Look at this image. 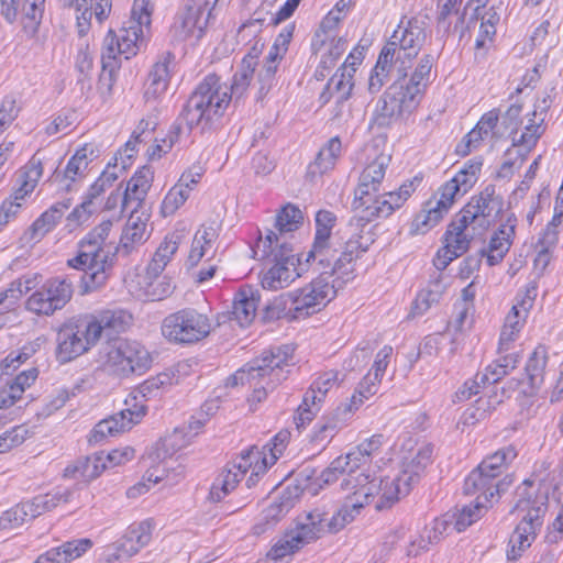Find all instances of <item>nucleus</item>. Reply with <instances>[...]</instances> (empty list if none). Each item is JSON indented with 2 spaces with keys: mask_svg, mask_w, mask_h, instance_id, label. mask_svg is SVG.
I'll return each instance as SVG.
<instances>
[{
  "mask_svg": "<svg viewBox=\"0 0 563 563\" xmlns=\"http://www.w3.org/2000/svg\"><path fill=\"white\" fill-rule=\"evenodd\" d=\"M111 228V220L102 221L81 240L78 255L67 261L69 267L82 271L80 295L99 291L109 280L119 252L118 246L107 243Z\"/></svg>",
  "mask_w": 563,
  "mask_h": 563,
  "instance_id": "f257e3e1",
  "label": "nucleus"
},
{
  "mask_svg": "<svg viewBox=\"0 0 563 563\" xmlns=\"http://www.w3.org/2000/svg\"><path fill=\"white\" fill-rule=\"evenodd\" d=\"M230 102L227 85L220 82L218 75L209 74L189 96L179 120L184 121L189 130L199 128L203 132L223 117Z\"/></svg>",
  "mask_w": 563,
  "mask_h": 563,
  "instance_id": "f03ea898",
  "label": "nucleus"
},
{
  "mask_svg": "<svg viewBox=\"0 0 563 563\" xmlns=\"http://www.w3.org/2000/svg\"><path fill=\"white\" fill-rule=\"evenodd\" d=\"M517 452L509 445L485 457L464 481L465 495H476L481 500L490 503L512 484L511 475L501 477L508 465L516 459Z\"/></svg>",
  "mask_w": 563,
  "mask_h": 563,
  "instance_id": "7ed1b4c3",
  "label": "nucleus"
},
{
  "mask_svg": "<svg viewBox=\"0 0 563 563\" xmlns=\"http://www.w3.org/2000/svg\"><path fill=\"white\" fill-rule=\"evenodd\" d=\"M342 475H346L341 483L342 490L351 492L342 507H349L353 514L357 515L365 505L379 499L382 483H378V478L372 477L369 474L357 473L346 455L334 459L322 471L319 481L329 485L336 482Z\"/></svg>",
  "mask_w": 563,
  "mask_h": 563,
  "instance_id": "20e7f679",
  "label": "nucleus"
},
{
  "mask_svg": "<svg viewBox=\"0 0 563 563\" xmlns=\"http://www.w3.org/2000/svg\"><path fill=\"white\" fill-rule=\"evenodd\" d=\"M253 251L260 260L271 258L275 263L262 278L265 289L288 287L300 276L297 266L303 263L302 258L296 257L291 245L282 241V236L274 231L268 230L265 238L261 236Z\"/></svg>",
  "mask_w": 563,
  "mask_h": 563,
  "instance_id": "39448f33",
  "label": "nucleus"
},
{
  "mask_svg": "<svg viewBox=\"0 0 563 563\" xmlns=\"http://www.w3.org/2000/svg\"><path fill=\"white\" fill-rule=\"evenodd\" d=\"M150 27L139 23L137 18L131 15L130 20L115 33L109 30L103 38L101 64L102 73L100 84L107 86L110 91L114 80V74L119 69V55H124L125 59L135 56L145 41Z\"/></svg>",
  "mask_w": 563,
  "mask_h": 563,
  "instance_id": "423d86ee",
  "label": "nucleus"
},
{
  "mask_svg": "<svg viewBox=\"0 0 563 563\" xmlns=\"http://www.w3.org/2000/svg\"><path fill=\"white\" fill-rule=\"evenodd\" d=\"M504 210V199L496 192L495 185H487L478 195L473 196L451 223L457 230L472 238L483 234L494 225Z\"/></svg>",
  "mask_w": 563,
  "mask_h": 563,
  "instance_id": "0eeeda50",
  "label": "nucleus"
},
{
  "mask_svg": "<svg viewBox=\"0 0 563 563\" xmlns=\"http://www.w3.org/2000/svg\"><path fill=\"white\" fill-rule=\"evenodd\" d=\"M295 349L291 345L273 346L264 351L260 357L251 361L245 368L238 371L230 376L227 385L236 386L239 384H250L254 379H265L268 377L269 387H277L287 375L285 366H289L294 357Z\"/></svg>",
  "mask_w": 563,
  "mask_h": 563,
  "instance_id": "6e6552de",
  "label": "nucleus"
},
{
  "mask_svg": "<svg viewBox=\"0 0 563 563\" xmlns=\"http://www.w3.org/2000/svg\"><path fill=\"white\" fill-rule=\"evenodd\" d=\"M413 185L404 184L398 191H388L377 196L378 190L356 188L353 201V225H367L375 219L389 217L399 209L413 192Z\"/></svg>",
  "mask_w": 563,
  "mask_h": 563,
  "instance_id": "1a4fd4ad",
  "label": "nucleus"
},
{
  "mask_svg": "<svg viewBox=\"0 0 563 563\" xmlns=\"http://www.w3.org/2000/svg\"><path fill=\"white\" fill-rule=\"evenodd\" d=\"M355 516L349 507H341L333 514H330L325 507H316L299 516L295 528L290 531L296 536V541L305 547L327 533H338L352 522Z\"/></svg>",
  "mask_w": 563,
  "mask_h": 563,
  "instance_id": "9d476101",
  "label": "nucleus"
},
{
  "mask_svg": "<svg viewBox=\"0 0 563 563\" xmlns=\"http://www.w3.org/2000/svg\"><path fill=\"white\" fill-rule=\"evenodd\" d=\"M432 454L433 448L424 445L405 465L399 475L393 478H378V483H382V486L379 499H377L375 508L377 510L390 508L401 496L408 495L412 485L418 483L421 472L431 463Z\"/></svg>",
  "mask_w": 563,
  "mask_h": 563,
  "instance_id": "9b49d317",
  "label": "nucleus"
},
{
  "mask_svg": "<svg viewBox=\"0 0 563 563\" xmlns=\"http://www.w3.org/2000/svg\"><path fill=\"white\" fill-rule=\"evenodd\" d=\"M151 364L150 352L137 341L119 339L106 347L103 365L108 372L118 377L142 375Z\"/></svg>",
  "mask_w": 563,
  "mask_h": 563,
  "instance_id": "f8f14e48",
  "label": "nucleus"
},
{
  "mask_svg": "<svg viewBox=\"0 0 563 563\" xmlns=\"http://www.w3.org/2000/svg\"><path fill=\"white\" fill-rule=\"evenodd\" d=\"M163 336L173 343L191 344L209 335V318L191 308H185L166 316L162 322Z\"/></svg>",
  "mask_w": 563,
  "mask_h": 563,
  "instance_id": "ddd939ff",
  "label": "nucleus"
},
{
  "mask_svg": "<svg viewBox=\"0 0 563 563\" xmlns=\"http://www.w3.org/2000/svg\"><path fill=\"white\" fill-rule=\"evenodd\" d=\"M365 225H353L352 220L339 231L341 254L335 258L332 271L339 279L347 284L355 278V261L367 252L374 242L371 234H363Z\"/></svg>",
  "mask_w": 563,
  "mask_h": 563,
  "instance_id": "4468645a",
  "label": "nucleus"
},
{
  "mask_svg": "<svg viewBox=\"0 0 563 563\" xmlns=\"http://www.w3.org/2000/svg\"><path fill=\"white\" fill-rule=\"evenodd\" d=\"M423 24L418 19L408 20L406 25L401 23L383 47L389 48V53H393V59H395L397 66V76L407 77L411 60L417 57L422 48L427 38Z\"/></svg>",
  "mask_w": 563,
  "mask_h": 563,
  "instance_id": "2eb2a0df",
  "label": "nucleus"
},
{
  "mask_svg": "<svg viewBox=\"0 0 563 563\" xmlns=\"http://www.w3.org/2000/svg\"><path fill=\"white\" fill-rule=\"evenodd\" d=\"M420 100L406 88V77L398 76L376 103L371 123L378 128L390 126L395 121L410 114L418 108Z\"/></svg>",
  "mask_w": 563,
  "mask_h": 563,
  "instance_id": "dca6fc26",
  "label": "nucleus"
},
{
  "mask_svg": "<svg viewBox=\"0 0 563 563\" xmlns=\"http://www.w3.org/2000/svg\"><path fill=\"white\" fill-rule=\"evenodd\" d=\"M345 285L330 271H321L308 285L294 290L300 318L306 319L319 312Z\"/></svg>",
  "mask_w": 563,
  "mask_h": 563,
  "instance_id": "f3484780",
  "label": "nucleus"
},
{
  "mask_svg": "<svg viewBox=\"0 0 563 563\" xmlns=\"http://www.w3.org/2000/svg\"><path fill=\"white\" fill-rule=\"evenodd\" d=\"M97 329L90 328L88 317L65 322L56 335L57 360L67 363L90 350L98 342Z\"/></svg>",
  "mask_w": 563,
  "mask_h": 563,
  "instance_id": "a211bd4d",
  "label": "nucleus"
},
{
  "mask_svg": "<svg viewBox=\"0 0 563 563\" xmlns=\"http://www.w3.org/2000/svg\"><path fill=\"white\" fill-rule=\"evenodd\" d=\"M515 508L517 510L527 511L522 520L517 525L511 533L508 542L507 559L517 561L522 553L529 549L537 538L538 531L542 526V517L545 514L543 504L537 506L530 498H520Z\"/></svg>",
  "mask_w": 563,
  "mask_h": 563,
  "instance_id": "6ab92c4d",
  "label": "nucleus"
},
{
  "mask_svg": "<svg viewBox=\"0 0 563 563\" xmlns=\"http://www.w3.org/2000/svg\"><path fill=\"white\" fill-rule=\"evenodd\" d=\"M216 1L211 5V0H186L172 25L174 37L178 41L201 38L212 16Z\"/></svg>",
  "mask_w": 563,
  "mask_h": 563,
  "instance_id": "aec40b11",
  "label": "nucleus"
},
{
  "mask_svg": "<svg viewBox=\"0 0 563 563\" xmlns=\"http://www.w3.org/2000/svg\"><path fill=\"white\" fill-rule=\"evenodd\" d=\"M73 294L70 277H54L27 298L26 309L36 314L51 316L63 309L70 301Z\"/></svg>",
  "mask_w": 563,
  "mask_h": 563,
  "instance_id": "412c9836",
  "label": "nucleus"
},
{
  "mask_svg": "<svg viewBox=\"0 0 563 563\" xmlns=\"http://www.w3.org/2000/svg\"><path fill=\"white\" fill-rule=\"evenodd\" d=\"M126 408L98 422L89 434L90 444H97L108 435L130 430L146 413V406L137 401V395H130L125 400Z\"/></svg>",
  "mask_w": 563,
  "mask_h": 563,
  "instance_id": "4be33fe9",
  "label": "nucleus"
},
{
  "mask_svg": "<svg viewBox=\"0 0 563 563\" xmlns=\"http://www.w3.org/2000/svg\"><path fill=\"white\" fill-rule=\"evenodd\" d=\"M261 452L256 448H251L241 453L238 462L234 461L232 466L224 470L213 482L209 499L212 501H221L230 492H232L240 481L244 477L249 470H252L255 463L262 461Z\"/></svg>",
  "mask_w": 563,
  "mask_h": 563,
  "instance_id": "5701e85b",
  "label": "nucleus"
},
{
  "mask_svg": "<svg viewBox=\"0 0 563 563\" xmlns=\"http://www.w3.org/2000/svg\"><path fill=\"white\" fill-rule=\"evenodd\" d=\"M152 529L153 525L150 520L131 525L120 540L107 548L108 563L112 560H123L136 554L151 541Z\"/></svg>",
  "mask_w": 563,
  "mask_h": 563,
  "instance_id": "b1692460",
  "label": "nucleus"
},
{
  "mask_svg": "<svg viewBox=\"0 0 563 563\" xmlns=\"http://www.w3.org/2000/svg\"><path fill=\"white\" fill-rule=\"evenodd\" d=\"M64 5L75 10L76 30L80 37L88 34L91 29V19L95 15L99 23L107 20L111 13V0H63Z\"/></svg>",
  "mask_w": 563,
  "mask_h": 563,
  "instance_id": "393cba45",
  "label": "nucleus"
},
{
  "mask_svg": "<svg viewBox=\"0 0 563 563\" xmlns=\"http://www.w3.org/2000/svg\"><path fill=\"white\" fill-rule=\"evenodd\" d=\"M471 239L470 233L462 232L455 224L450 223L443 238L444 245L433 258L437 273H442L452 261L463 255L470 247Z\"/></svg>",
  "mask_w": 563,
  "mask_h": 563,
  "instance_id": "a878e982",
  "label": "nucleus"
},
{
  "mask_svg": "<svg viewBox=\"0 0 563 563\" xmlns=\"http://www.w3.org/2000/svg\"><path fill=\"white\" fill-rule=\"evenodd\" d=\"M154 172L150 166L139 168L126 183L123 191V210L137 212L152 187Z\"/></svg>",
  "mask_w": 563,
  "mask_h": 563,
  "instance_id": "bb28decb",
  "label": "nucleus"
},
{
  "mask_svg": "<svg viewBox=\"0 0 563 563\" xmlns=\"http://www.w3.org/2000/svg\"><path fill=\"white\" fill-rule=\"evenodd\" d=\"M339 250V232L334 236L320 233L314 235L312 246L306 254L305 263L314 264L319 273L321 271H332Z\"/></svg>",
  "mask_w": 563,
  "mask_h": 563,
  "instance_id": "cd10ccee",
  "label": "nucleus"
},
{
  "mask_svg": "<svg viewBox=\"0 0 563 563\" xmlns=\"http://www.w3.org/2000/svg\"><path fill=\"white\" fill-rule=\"evenodd\" d=\"M173 60L174 55L166 53L152 66L144 89L146 101L156 100L166 92L170 80Z\"/></svg>",
  "mask_w": 563,
  "mask_h": 563,
  "instance_id": "c85d7f7f",
  "label": "nucleus"
},
{
  "mask_svg": "<svg viewBox=\"0 0 563 563\" xmlns=\"http://www.w3.org/2000/svg\"><path fill=\"white\" fill-rule=\"evenodd\" d=\"M517 219L514 213L507 216L505 223L492 236L487 252V263L494 266L503 261L511 246Z\"/></svg>",
  "mask_w": 563,
  "mask_h": 563,
  "instance_id": "c756f323",
  "label": "nucleus"
},
{
  "mask_svg": "<svg viewBox=\"0 0 563 563\" xmlns=\"http://www.w3.org/2000/svg\"><path fill=\"white\" fill-rule=\"evenodd\" d=\"M91 547L92 541L87 538L67 541L59 547L47 550L34 563H69L81 556Z\"/></svg>",
  "mask_w": 563,
  "mask_h": 563,
  "instance_id": "7c9ffc66",
  "label": "nucleus"
},
{
  "mask_svg": "<svg viewBox=\"0 0 563 563\" xmlns=\"http://www.w3.org/2000/svg\"><path fill=\"white\" fill-rule=\"evenodd\" d=\"M219 236L218 230L212 225H201L192 239L190 252L187 258L189 268L196 267L205 256L212 258L214 255V243Z\"/></svg>",
  "mask_w": 563,
  "mask_h": 563,
  "instance_id": "2f4dec72",
  "label": "nucleus"
},
{
  "mask_svg": "<svg viewBox=\"0 0 563 563\" xmlns=\"http://www.w3.org/2000/svg\"><path fill=\"white\" fill-rule=\"evenodd\" d=\"M132 321V316L123 309H108L101 311L98 316L88 318L90 328L97 329V341L101 338L102 332L119 333L125 331Z\"/></svg>",
  "mask_w": 563,
  "mask_h": 563,
  "instance_id": "473e14b6",
  "label": "nucleus"
},
{
  "mask_svg": "<svg viewBox=\"0 0 563 563\" xmlns=\"http://www.w3.org/2000/svg\"><path fill=\"white\" fill-rule=\"evenodd\" d=\"M107 467L104 452H98L90 456L80 457L74 464L68 465L64 470V477L91 482L99 477Z\"/></svg>",
  "mask_w": 563,
  "mask_h": 563,
  "instance_id": "72a5a7b5",
  "label": "nucleus"
},
{
  "mask_svg": "<svg viewBox=\"0 0 563 563\" xmlns=\"http://www.w3.org/2000/svg\"><path fill=\"white\" fill-rule=\"evenodd\" d=\"M258 301V290H255L250 286L240 288L233 299L231 312L233 319L242 327L250 324L255 318Z\"/></svg>",
  "mask_w": 563,
  "mask_h": 563,
  "instance_id": "f704fd0d",
  "label": "nucleus"
},
{
  "mask_svg": "<svg viewBox=\"0 0 563 563\" xmlns=\"http://www.w3.org/2000/svg\"><path fill=\"white\" fill-rule=\"evenodd\" d=\"M75 492V487L56 489L44 495L35 496L31 500L24 501L29 511L30 519H35L44 512L52 511L62 504L71 501Z\"/></svg>",
  "mask_w": 563,
  "mask_h": 563,
  "instance_id": "c9c22d12",
  "label": "nucleus"
},
{
  "mask_svg": "<svg viewBox=\"0 0 563 563\" xmlns=\"http://www.w3.org/2000/svg\"><path fill=\"white\" fill-rule=\"evenodd\" d=\"M294 507V500L290 496L282 495L275 498L263 511L261 521L253 530L255 534L264 533L269 527L276 525Z\"/></svg>",
  "mask_w": 563,
  "mask_h": 563,
  "instance_id": "e433bc0d",
  "label": "nucleus"
},
{
  "mask_svg": "<svg viewBox=\"0 0 563 563\" xmlns=\"http://www.w3.org/2000/svg\"><path fill=\"white\" fill-rule=\"evenodd\" d=\"M296 301L294 291L275 297L265 308V318L267 320L286 319L288 321L301 319Z\"/></svg>",
  "mask_w": 563,
  "mask_h": 563,
  "instance_id": "4c0bfd02",
  "label": "nucleus"
},
{
  "mask_svg": "<svg viewBox=\"0 0 563 563\" xmlns=\"http://www.w3.org/2000/svg\"><path fill=\"white\" fill-rule=\"evenodd\" d=\"M178 245L179 235L172 234L165 238V240L159 244L151 262L147 265L146 274L148 277L156 278L162 274V272L165 269L167 264L170 262V260L177 252Z\"/></svg>",
  "mask_w": 563,
  "mask_h": 563,
  "instance_id": "58836bf2",
  "label": "nucleus"
},
{
  "mask_svg": "<svg viewBox=\"0 0 563 563\" xmlns=\"http://www.w3.org/2000/svg\"><path fill=\"white\" fill-rule=\"evenodd\" d=\"M342 143L339 136L330 139L327 144L320 148L313 163L309 165V173L312 175L324 174L331 170L341 156Z\"/></svg>",
  "mask_w": 563,
  "mask_h": 563,
  "instance_id": "ea45409f",
  "label": "nucleus"
},
{
  "mask_svg": "<svg viewBox=\"0 0 563 563\" xmlns=\"http://www.w3.org/2000/svg\"><path fill=\"white\" fill-rule=\"evenodd\" d=\"M434 63V56L431 54L423 55L411 77L406 79V88L421 101L426 89L430 82V73Z\"/></svg>",
  "mask_w": 563,
  "mask_h": 563,
  "instance_id": "a19ab883",
  "label": "nucleus"
},
{
  "mask_svg": "<svg viewBox=\"0 0 563 563\" xmlns=\"http://www.w3.org/2000/svg\"><path fill=\"white\" fill-rule=\"evenodd\" d=\"M130 213L118 246L119 252H122L124 255H129L135 244H140L144 241L146 229L145 220L139 216L135 217L136 212H132V210H130Z\"/></svg>",
  "mask_w": 563,
  "mask_h": 563,
  "instance_id": "79ce46f5",
  "label": "nucleus"
},
{
  "mask_svg": "<svg viewBox=\"0 0 563 563\" xmlns=\"http://www.w3.org/2000/svg\"><path fill=\"white\" fill-rule=\"evenodd\" d=\"M448 213L445 210L435 202V199H429L422 210L415 217L411 223V231L413 233L424 234L433 227H435Z\"/></svg>",
  "mask_w": 563,
  "mask_h": 563,
  "instance_id": "37998d69",
  "label": "nucleus"
},
{
  "mask_svg": "<svg viewBox=\"0 0 563 563\" xmlns=\"http://www.w3.org/2000/svg\"><path fill=\"white\" fill-rule=\"evenodd\" d=\"M394 68L397 69L395 59H393V53H389V48H383L368 78V90L371 93H376L384 87Z\"/></svg>",
  "mask_w": 563,
  "mask_h": 563,
  "instance_id": "c03bdc74",
  "label": "nucleus"
},
{
  "mask_svg": "<svg viewBox=\"0 0 563 563\" xmlns=\"http://www.w3.org/2000/svg\"><path fill=\"white\" fill-rule=\"evenodd\" d=\"M45 7L46 0H22L23 30L27 36L36 35L44 16Z\"/></svg>",
  "mask_w": 563,
  "mask_h": 563,
  "instance_id": "a18cd8bd",
  "label": "nucleus"
},
{
  "mask_svg": "<svg viewBox=\"0 0 563 563\" xmlns=\"http://www.w3.org/2000/svg\"><path fill=\"white\" fill-rule=\"evenodd\" d=\"M389 156L379 155L369 163L360 176L357 188L378 190L385 177L386 168L389 163Z\"/></svg>",
  "mask_w": 563,
  "mask_h": 563,
  "instance_id": "49530a36",
  "label": "nucleus"
},
{
  "mask_svg": "<svg viewBox=\"0 0 563 563\" xmlns=\"http://www.w3.org/2000/svg\"><path fill=\"white\" fill-rule=\"evenodd\" d=\"M382 444L383 435L375 434L360 443L346 456L351 461L352 466L358 470L361 466L369 463L372 455L380 449Z\"/></svg>",
  "mask_w": 563,
  "mask_h": 563,
  "instance_id": "de8ad7c7",
  "label": "nucleus"
},
{
  "mask_svg": "<svg viewBox=\"0 0 563 563\" xmlns=\"http://www.w3.org/2000/svg\"><path fill=\"white\" fill-rule=\"evenodd\" d=\"M547 362V350L540 345L533 351L525 368L531 387H539L542 384Z\"/></svg>",
  "mask_w": 563,
  "mask_h": 563,
  "instance_id": "09e8293b",
  "label": "nucleus"
},
{
  "mask_svg": "<svg viewBox=\"0 0 563 563\" xmlns=\"http://www.w3.org/2000/svg\"><path fill=\"white\" fill-rule=\"evenodd\" d=\"M380 379H374L369 372L358 384L355 393L351 397L350 404L345 406L344 411L352 412L357 410L365 400L378 391Z\"/></svg>",
  "mask_w": 563,
  "mask_h": 563,
  "instance_id": "8fccbe9b",
  "label": "nucleus"
},
{
  "mask_svg": "<svg viewBox=\"0 0 563 563\" xmlns=\"http://www.w3.org/2000/svg\"><path fill=\"white\" fill-rule=\"evenodd\" d=\"M483 166L482 158H472L467 161L463 168L452 178L461 190V195L466 194L477 181Z\"/></svg>",
  "mask_w": 563,
  "mask_h": 563,
  "instance_id": "3c124183",
  "label": "nucleus"
},
{
  "mask_svg": "<svg viewBox=\"0 0 563 563\" xmlns=\"http://www.w3.org/2000/svg\"><path fill=\"white\" fill-rule=\"evenodd\" d=\"M353 74L346 66L340 67L328 81V89H332L338 95V103L346 101L353 89Z\"/></svg>",
  "mask_w": 563,
  "mask_h": 563,
  "instance_id": "603ef678",
  "label": "nucleus"
},
{
  "mask_svg": "<svg viewBox=\"0 0 563 563\" xmlns=\"http://www.w3.org/2000/svg\"><path fill=\"white\" fill-rule=\"evenodd\" d=\"M295 25H286L280 33L276 36L273 46L271 47L268 55L265 58V63L278 66L280 60L284 58L288 51V45L294 35Z\"/></svg>",
  "mask_w": 563,
  "mask_h": 563,
  "instance_id": "864d4df0",
  "label": "nucleus"
},
{
  "mask_svg": "<svg viewBox=\"0 0 563 563\" xmlns=\"http://www.w3.org/2000/svg\"><path fill=\"white\" fill-rule=\"evenodd\" d=\"M303 217L301 210L295 205L287 203L276 217V228L279 233L292 232L302 223Z\"/></svg>",
  "mask_w": 563,
  "mask_h": 563,
  "instance_id": "5fc2aeb1",
  "label": "nucleus"
},
{
  "mask_svg": "<svg viewBox=\"0 0 563 563\" xmlns=\"http://www.w3.org/2000/svg\"><path fill=\"white\" fill-rule=\"evenodd\" d=\"M487 508V503L481 500V497H476L474 504L463 506L456 516V529L459 531L465 530L473 522L477 521Z\"/></svg>",
  "mask_w": 563,
  "mask_h": 563,
  "instance_id": "6e6d98bb",
  "label": "nucleus"
},
{
  "mask_svg": "<svg viewBox=\"0 0 563 563\" xmlns=\"http://www.w3.org/2000/svg\"><path fill=\"white\" fill-rule=\"evenodd\" d=\"M188 198L186 185L177 181V184L169 189L162 202L161 211L163 216L167 217L174 214Z\"/></svg>",
  "mask_w": 563,
  "mask_h": 563,
  "instance_id": "4d7b16f0",
  "label": "nucleus"
},
{
  "mask_svg": "<svg viewBox=\"0 0 563 563\" xmlns=\"http://www.w3.org/2000/svg\"><path fill=\"white\" fill-rule=\"evenodd\" d=\"M254 71V69L250 68V64L246 66L240 64L238 70L233 75L232 84L230 88H228L230 90L229 96L231 97V100L239 101L244 97L253 79Z\"/></svg>",
  "mask_w": 563,
  "mask_h": 563,
  "instance_id": "13d9d810",
  "label": "nucleus"
},
{
  "mask_svg": "<svg viewBox=\"0 0 563 563\" xmlns=\"http://www.w3.org/2000/svg\"><path fill=\"white\" fill-rule=\"evenodd\" d=\"M341 428L342 422L339 419L323 418L314 426L311 441L324 448Z\"/></svg>",
  "mask_w": 563,
  "mask_h": 563,
  "instance_id": "bf43d9fd",
  "label": "nucleus"
},
{
  "mask_svg": "<svg viewBox=\"0 0 563 563\" xmlns=\"http://www.w3.org/2000/svg\"><path fill=\"white\" fill-rule=\"evenodd\" d=\"M302 548V543H298L296 541V536L289 530L272 547L267 555L275 561L282 560L287 555L294 554Z\"/></svg>",
  "mask_w": 563,
  "mask_h": 563,
  "instance_id": "052dcab7",
  "label": "nucleus"
},
{
  "mask_svg": "<svg viewBox=\"0 0 563 563\" xmlns=\"http://www.w3.org/2000/svg\"><path fill=\"white\" fill-rule=\"evenodd\" d=\"M117 164L114 166L108 165V167L102 172L99 178L90 186L86 198L95 205V200L104 192L108 188L112 187L114 181L119 178V175L115 172Z\"/></svg>",
  "mask_w": 563,
  "mask_h": 563,
  "instance_id": "680f3d73",
  "label": "nucleus"
},
{
  "mask_svg": "<svg viewBox=\"0 0 563 563\" xmlns=\"http://www.w3.org/2000/svg\"><path fill=\"white\" fill-rule=\"evenodd\" d=\"M32 432L25 424L15 426L0 434V454L22 444Z\"/></svg>",
  "mask_w": 563,
  "mask_h": 563,
  "instance_id": "e2e57ef3",
  "label": "nucleus"
},
{
  "mask_svg": "<svg viewBox=\"0 0 563 563\" xmlns=\"http://www.w3.org/2000/svg\"><path fill=\"white\" fill-rule=\"evenodd\" d=\"M88 165L89 161L87 158V148L82 147L68 161L64 172V177L70 181H75L77 178L85 176Z\"/></svg>",
  "mask_w": 563,
  "mask_h": 563,
  "instance_id": "0e129e2a",
  "label": "nucleus"
},
{
  "mask_svg": "<svg viewBox=\"0 0 563 563\" xmlns=\"http://www.w3.org/2000/svg\"><path fill=\"white\" fill-rule=\"evenodd\" d=\"M31 520L25 503H20L4 511L0 517V529H13Z\"/></svg>",
  "mask_w": 563,
  "mask_h": 563,
  "instance_id": "69168bd1",
  "label": "nucleus"
},
{
  "mask_svg": "<svg viewBox=\"0 0 563 563\" xmlns=\"http://www.w3.org/2000/svg\"><path fill=\"white\" fill-rule=\"evenodd\" d=\"M167 384H170V377L166 373H161L154 377L144 380L136 389L142 399L147 400L158 396L159 390Z\"/></svg>",
  "mask_w": 563,
  "mask_h": 563,
  "instance_id": "338daca9",
  "label": "nucleus"
},
{
  "mask_svg": "<svg viewBox=\"0 0 563 563\" xmlns=\"http://www.w3.org/2000/svg\"><path fill=\"white\" fill-rule=\"evenodd\" d=\"M163 472L164 473L158 474L159 466L151 468L146 472V479L154 484H157L162 481H166L168 484L173 485L185 476V468L180 464H178L175 467H173V466L165 467L164 466Z\"/></svg>",
  "mask_w": 563,
  "mask_h": 563,
  "instance_id": "774afa93",
  "label": "nucleus"
}]
</instances>
